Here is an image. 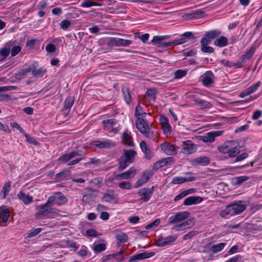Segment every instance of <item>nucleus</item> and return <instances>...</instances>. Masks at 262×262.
<instances>
[{"label":"nucleus","mask_w":262,"mask_h":262,"mask_svg":"<svg viewBox=\"0 0 262 262\" xmlns=\"http://www.w3.org/2000/svg\"><path fill=\"white\" fill-rule=\"evenodd\" d=\"M165 166H166V164L165 163V161L164 160V159H163L154 164V169L157 170L160 167H162Z\"/></svg>","instance_id":"54"},{"label":"nucleus","mask_w":262,"mask_h":262,"mask_svg":"<svg viewBox=\"0 0 262 262\" xmlns=\"http://www.w3.org/2000/svg\"><path fill=\"white\" fill-rule=\"evenodd\" d=\"M195 104L199 106L202 109L210 108L212 106V104L206 100L200 98L194 99Z\"/></svg>","instance_id":"33"},{"label":"nucleus","mask_w":262,"mask_h":262,"mask_svg":"<svg viewBox=\"0 0 262 262\" xmlns=\"http://www.w3.org/2000/svg\"><path fill=\"white\" fill-rule=\"evenodd\" d=\"M32 70V67H29L28 69H23L20 70L17 73L14 74V76L15 78L18 80H20L24 78H25L28 73H29Z\"/></svg>","instance_id":"31"},{"label":"nucleus","mask_w":262,"mask_h":262,"mask_svg":"<svg viewBox=\"0 0 262 262\" xmlns=\"http://www.w3.org/2000/svg\"><path fill=\"white\" fill-rule=\"evenodd\" d=\"M255 52V48L253 46L248 50L242 56L241 60L245 61L246 60L249 59L251 58Z\"/></svg>","instance_id":"38"},{"label":"nucleus","mask_w":262,"mask_h":262,"mask_svg":"<svg viewBox=\"0 0 262 262\" xmlns=\"http://www.w3.org/2000/svg\"><path fill=\"white\" fill-rule=\"evenodd\" d=\"M152 173L150 171H144L140 178L138 180V181L135 183V187L138 188L141 186H142L143 184H144L145 183H146L149 178L151 177Z\"/></svg>","instance_id":"21"},{"label":"nucleus","mask_w":262,"mask_h":262,"mask_svg":"<svg viewBox=\"0 0 262 262\" xmlns=\"http://www.w3.org/2000/svg\"><path fill=\"white\" fill-rule=\"evenodd\" d=\"M184 182H185L184 178L182 177H174L172 180V183L173 184H182Z\"/></svg>","instance_id":"57"},{"label":"nucleus","mask_w":262,"mask_h":262,"mask_svg":"<svg viewBox=\"0 0 262 262\" xmlns=\"http://www.w3.org/2000/svg\"><path fill=\"white\" fill-rule=\"evenodd\" d=\"M135 115L137 118L139 117L143 118L146 113L140 105H137L136 107Z\"/></svg>","instance_id":"44"},{"label":"nucleus","mask_w":262,"mask_h":262,"mask_svg":"<svg viewBox=\"0 0 262 262\" xmlns=\"http://www.w3.org/2000/svg\"><path fill=\"white\" fill-rule=\"evenodd\" d=\"M192 163L194 165L205 166L210 163V159L207 157H198L193 159Z\"/></svg>","instance_id":"28"},{"label":"nucleus","mask_w":262,"mask_h":262,"mask_svg":"<svg viewBox=\"0 0 262 262\" xmlns=\"http://www.w3.org/2000/svg\"><path fill=\"white\" fill-rule=\"evenodd\" d=\"M248 157V154L247 152H244L236 157L234 160V163L242 161L244 159H246Z\"/></svg>","instance_id":"59"},{"label":"nucleus","mask_w":262,"mask_h":262,"mask_svg":"<svg viewBox=\"0 0 262 262\" xmlns=\"http://www.w3.org/2000/svg\"><path fill=\"white\" fill-rule=\"evenodd\" d=\"M137 172V169L134 167H132L126 171L117 174L115 177L117 180H127L133 178Z\"/></svg>","instance_id":"14"},{"label":"nucleus","mask_w":262,"mask_h":262,"mask_svg":"<svg viewBox=\"0 0 262 262\" xmlns=\"http://www.w3.org/2000/svg\"><path fill=\"white\" fill-rule=\"evenodd\" d=\"M211 41V40L205 35V37L201 40V46H207Z\"/></svg>","instance_id":"64"},{"label":"nucleus","mask_w":262,"mask_h":262,"mask_svg":"<svg viewBox=\"0 0 262 262\" xmlns=\"http://www.w3.org/2000/svg\"><path fill=\"white\" fill-rule=\"evenodd\" d=\"M260 82L257 81L256 83L252 84L251 86L248 87L247 89L242 92L239 97L241 98H244L247 96H248L254 92H255L260 85Z\"/></svg>","instance_id":"22"},{"label":"nucleus","mask_w":262,"mask_h":262,"mask_svg":"<svg viewBox=\"0 0 262 262\" xmlns=\"http://www.w3.org/2000/svg\"><path fill=\"white\" fill-rule=\"evenodd\" d=\"M246 208L247 206L243 202L237 201L227 206L220 212V215L222 217L228 218L243 212Z\"/></svg>","instance_id":"2"},{"label":"nucleus","mask_w":262,"mask_h":262,"mask_svg":"<svg viewBox=\"0 0 262 262\" xmlns=\"http://www.w3.org/2000/svg\"><path fill=\"white\" fill-rule=\"evenodd\" d=\"M249 179V177L247 176L236 177L232 179L231 183L234 186H239Z\"/></svg>","instance_id":"34"},{"label":"nucleus","mask_w":262,"mask_h":262,"mask_svg":"<svg viewBox=\"0 0 262 262\" xmlns=\"http://www.w3.org/2000/svg\"><path fill=\"white\" fill-rule=\"evenodd\" d=\"M188 215V212L186 211L177 213L169 217L168 223L169 224H174L172 229L176 231L189 228L193 225V221L191 220L184 221L187 218Z\"/></svg>","instance_id":"1"},{"label":"nucleus","mask_w":262,"mask_h":262,"mask_svg":"<svg viewBox=\"0 0 262 262\" xmlns=\"http://www.w3.org/2000/svg\"><path fill=\"white\" fill-rule=\"evenodd\" d=\"M18 199L25 205H28L33 201V196L26 194L23 189H21L17 194Z\"/></svg>","instance_id":"18"},{"label":"nucleus","mask_w":262,"mask_h":262,"mask_svg":"<svg viewBox=\"0 0 262 262\" xmlns=\"http://www.w3.org/2000/svg\"><path fill=\"white\" fill-rule=\"evenodd\" d=\"M203 201L202 198L199 196H190L186 198L183 204L185 206H190L192 205L198 204L201 203Z\"/></svg>","instance_id":"27"},{"label":"nucleus","mask_w":262,"mask_h":262,"mask_svg":"<svg viewBox=\"0 0 262 262\" xmlns=\"http://www.w3.org/2000/svg\"><path fill=\"white\" fill-rule=\"evenodd\" d=\"M201 51L204 53H211L214 51L212 47L207 46H201Z\"/></svg>","instance_id":"60"},{"label":"nucleus","mask_w":262,"mask_h":262,"mask_svg":"<svg viewBox=\"0 0 262 262\" xmlns=\"http://www.w3.org/2000/svg\"><path fill=\"white\" fill-rule=\"evenodd\" d=\"M10 125L11 127L15 128L18 130L21 134H25V131L23 128L19 125V124L16 122H12L10 123Z\"/></svg>","instance_id":"58"},{"label":"nucleus","mask_w":262,"mask_h":262,"mask_svg":"<svg viewBox=\"0 0 262 262\" xmlns=\"http://www.w3.org/2000/svg\"><path fill=\"white\" fill-rule=\"evenodd\" d=\"M160 220L159 219H157L155 220L154 221L150 223V224L147 225L145 226V228L146 229H149L150 228L156 227L158 226V225L160 224Z\"/></svg>","instance_id":"55"},{"label":"nucleus","mask_w":262,"mask_h":262,"mask_svg":"<svg viewBox=\"0 0 262 262\" xmlns=\"http://www.w3.org/2000/svg\"><path fill=\"white\" fill-rule=\"evenodd\" d=\"M154 190V187L150 188H143L139 190L138 194L141 196V200L143 202L148 201L151 198Z\"/></svg>","instance_id":"13"},{"label":"nucleus","mask_w":262,"mask_h":262,"mask_svg":"<svg viewBox=\"0 0 262 262\" xmlns=\"http://www.w3.org/2000/svg\"><path fill=\"white\" fill-rule=\"evenodd\" d=\"M136 152L134 150L124 149L123 154L119 160L118 171H121L125 169L133 162Z\"/></svg>","instance_id":"4"},{"label":"nucleus","mask_w":262,"mask_h":262,"mask_svg":"<svg viewBox=\"0 0 262 262\" xmlns=\"http://www.w3.org/2000/svg\"><path fill=\"white\" fill-rule=\"evenodd\" d=\"M87 248L85 246H82L78 253L80 256L84 257L87 255Z\"/></svg>","instance_id":"63"},{"label":"nucleus","mask_w":262,"mask_h":262,"mask_svg":"<svg viewBox=\"0 0 262 262\" xmlns=\"http://www.w3.org/2000/svg\"><path fill=\"white\" fill-rule=\"evenodd\" d=\"M106 248V244L101 243L96 245L93 248V250L95 252H101L104 251Z\"/></svg>","instance_id":"48"},{"label":"nucleus","mask_w":262,"mask_h":262,"mask_svg":"<svg viewBox=\"0 0 262 262\" xmlns=\"http://www.w3.org/2000/svg\"><path fill=\"white\" fill-rule=\"evenodd\" d=\"M155 255V253L154 252H144L143 253H139L136 255H134L130 257L129 261H133L136 260H142L146 259L148 258L151 257Z\"/></svg>","instance_id":"25"},{"label":"nucleus","mask_w":262,"mask_h":262,"mask_svg":"<svg viewBox=\"0 0 262 262\" xmlns=\"http://www.w3.org/2000/svg\"><path fill=\"white\" fill-rule=\"evenodd\" d=\"M223 133L222 130L212 131L201 136V138L204 142H212L216 137L221 136Z\"/></svg>","instance_id":"17"},{"label":"nucleus","mask_w":262,"mask_h":262,"mask_svg":"<svg viewBox=\"0 0 262 262\" xmlns=\"http://www.w3.org/2000/svg\"><path fill=\"white\" fill-rule=\"evenodd\" d=\"M56 47L52 43L48 44L46 47V50L48 53H52L55 52Z\"/></svg>","instance_id":"61"},{"label":"nucleus","mask_w":262,"mask_h":262,"mask_svg":"<svg viewBox=\"0 0 262 262\" xmlns=\"http://www.w3.org/2000/svg\"><path fill=\"white\" fill-rule=\"evenodd\" d=\"M225 243H221L219 244L213 245L211 246L210 250L213 253H216L221 251L226 246Z\"/></svg>","instance_id":"41"},{"label":"nucleus","mask_w":262,"mask_h":262,"mask_svg":"<svg viewBox=\"0 0 262 262\" xmlns=\"http://www.w3.org/2000/svg\"><path fill=\"white\" fill-rule=\"evenodd\" d=\"M81 155H82V151L81 150L73 151L62 155L59 157L58 161L61 162L66 163L73 158Z\"/></svg>","instance_id":"15"},{"label":"nucleus","mask_w":262,"mask_h":262,"mask_svg":"<svg viewBox=\"0 0 262 262\" xmlns=\"http://www.w3.org/2000/svg\"><path fill=\"white\" fill-rule=\"evenodd\" d=\"M221 32L219 30H215L206 32L205 35L212 40L219 36Z\"/></svg>","instance_id":"45"},{"label":"nucleus","mask_w":262,"mask_h":262,"mask_svg":"<svg viewBox=\"0 0 262 262\" xmlns=\"http://www.w3.org/2000/svg\"><path fill=\"white\" fill-rule=\"evenodd\" d=\"M51 204H48L47 202L42 205L37 206L36 207V212L35 216L36 217L40 216H51L57 214L59 210L56 208H52Z\"/></svg>","instance_id":"5"},{"label":"nucleus","mask_w":262,"mask_h":262,"mask_svg":"<svg viewBox=\"0 0 262 262\" xmlns=\"http://www.w3.org/2000/svg\"><path fill=\"white\" fill-rule=\"evenodd\" d=\"M102 201L107 203H116L117 202L116 194L113 190L108 191L103 194Z\"/></svg>","instance_id":"24"},{"label":"nucleus","mask_w":262,"mask_h":262,"mask_svg":"<svg viewBox=\"0 0 262 262\" xmlns=\"http://www.w3.org/2000/svg\"><path fill=\"white\" fill-rule=\"evenodd\" d=\"M102 124L105 130L114 134L118 133L120 130V125L114 119H110L102 121Z\"/></svg>","instance_id":"9"},{"label":"nucleus","mask_w":262,"mask_h":262,"mask_svg":"<svg viewBox=\"0 0 262 262\" xmlns=\"http://www.w3.org/2000/svg\"><path fill=\"white\" fill-rule=\"evenodd\" d=\"M71 21L69 20L65 19L62 20L59 24L60 27L63 30H67L71 26Z\"/></svg>","instance_id":"50"},{"label":"nucleus","mask_w":262,"mask_h":262,"mask_svg":"<svg viewBox=\"0 0 262 262\" xmlns=\"http://www.w3.org/2000/svg\"><path fill=\"white\" fill-rule=\"evenodd\" d=\"M116 239L121 243H124L128 241V237L126 234L120 233L116 236Z\"/></svg>","instance_id":"47"},{"label":"nucleus","mask_w":262,"mask_h":262,"mask_svg":"<svg viewBox=\"0 0 262 262\" xmlns=\"http://www.w3.org/2000/svg\"><path fill=\"white\" fill-rule=\"evenodd\" d=\"M160 121L164 134L170 135L171 132V127L169 123L168 118L164 116H161Z\"/></svg>","instance_id":"20"},{"label":"nucleus","mask_w":262,"mask_h":262,"mask_svg":"<svg viewBox=\"0 0 262 262\" xmlns=\"http://www.w3.org/2000/svg\"><path fill=\"white\" fill-rule=\"evenodd\" d=\"M196 150V146L191 140L182 142L181 152L184 154H191Z\"/></svg>","instance_id":"12"},{"label":"nucleus","mask_w":262,"mask_h":262,"mask_svg":"<svg viewBox=\"0 0 262 262\" xmlns=\"http://www.w3.org/2000/svg\"><path fill=\"white\" fill-rule=\"evenodd\" d=\"M240 146L235 141H228L218 146L220 152L226 155L228 158H234L240 152Z\"/></svg>","instance_id":"3"},{"label":"nucleus","mask_w":262,"mask_h":262,"mask_svg":"<svg viewBox=\"0 0 262 262\" xmlns=\"http://www.w3.org/2000/svg\"><path fill=\"white\" fill-rule=\"evenodd\" d=\"M101 4L93 2L92 0H84L81 4L80 6L83 8H89L92 6H99Z\"/></svg>","instance_id":"43"},{"label":"nucleus","mask_w":262,"mask_h":262,"mask_svg":"<svg viewBox=\"0 0 262 262\" xmlns=\"http://www.w3.org/2000/svg\"><path fill=\"white\" fill-rule=\"evenodd\" d=\"M11 184V183L10 181H8L4 184L1 194V196L3 199L5 198L10 191Z\"/></svg>","instance_id":"39"},{"label":"nucleus","mask_w":262,"mask_h":262,"mask_svg":"<svg viewBox=\"0 0 262 262\" xmlns=\"http://www.w3.org/2000/svg\"><path fill=\"white\" fill-rule=\"evenodd\" d=\"M47 201L48 204H51L52 206L55 204L60 206L66 204L68 202V199L62 193L57 192L50 196Z\"/></svg>","instance_id":"7"},{"label":"nucleus","mask_w":262,"mask_h":262,"mask_svg":"<svg viewBox=\"0 0 262 262\" xmlns=\"http://www.w3.org/2000/svg\"><path fill=\"white\" fill-rule=\"evenodd\" d=\"M156 94L157 91L156 89H149L146 91L145 96L149 100L155 101Z\"/></svg>","instance_id":"46"},{"label":"nucleus","mask_w":262,"mask_h":262,"mask_svg":"<svg viewBox=\"0 0 262 262\" xmlns=\"http://www.w3.org/2000/svg\"><path fill=\"white\" fill-rule=\"evenodd\" d=\"M161 150L167 155H174L177 153L174 146L169 142H165L160 145Z\"/></svg>","instance_id":"16"},{"label":"nucleus","mask_w":262,"mask_h":262,"mask_svg":"<svg viewBox=\"0 0 262 262\" xmlns=\"http://www.w3.org/2000/svg\"><path fill=\"white\" fill-rule=\"evenodd\" d=\"M23 135L25 137L26 140L28 143L35 145H37L38 144V142L34 138L29 136L26 132H25Z\"/></svg>","instance_id":"51"},{"label":"nucleus","mask_w":262,"mask_h":262,"mask_svg":"<svg viewBox=\"0 0 262 262\" xmlns=\"http://www.w3.org/2000/svg\"><path fill=\"white\" fill-rule=\"evenodd\" d=\"M214 78V75L212 72L207 71L202 76L203 84L206 86L210 85L213 83Z\"/></svg>","instance_id":"26"},{"label":"nucleus","mask_w":262,"mask_h":262,"mask_svg":"<svg viewBox=\"0 0 262 262\" xmlns=\"http://www.w3.org/2000/svg\"><path fill=\"white\" fill-rule=\"evenodd\" d=\"M140 146L142 151L145 154L146 158L150 159L152 157V154L150 150L147 147L146 142L144 141H141Z\"/></svg>","instance_id":"37"},{"label":"nucleus","mask_w":262,"mask_h":262,"mask_svg":"<svg viewBox=\"0 0 262 262\" xmlns=\"http://www.w3.org/2000/svg\"><path fill=\"white\" fill-rule=\"evenodd\" d=\"M92 145L99 148H111L115 146V143L110 140H105L103 141H94Z\"/></svg>","instance_id":"23"},{"label":"nucleus","mask_w":262,"mask_h":262,"mask_svg":"<svg viewBox=\"0 0 262 262\" xmlns=\"http://www.w3.org/2000/svg\"><path fill=\"white\" fill-rule=\"evenodd\" d=\"M195 37L190 32H186L181 35L178 39H175L172 41V45H181L186 42L191 41L194 42Z\"/></svg>","instance_id":"11"},{"label":"nucleus","mask_w":262,"mask_h":262,"mask_svg":"<svg viewBox=\"0 0 262 262\" xmlns=\"http://www.w3.org/2000/svg\"><path fill=\"white\" fill-rule=\"evenodd\" d=\"M12 43L8 42L4 48L0 49V55L2 57V60H4L9 55Z\"/></svg>","instance_id":"32"},{"label":"nucleus","mask_w":262,"mask_h":262,"mask_svg":"<svg viewBox=\"0 0 262 262\" xmlns=\"http://www.w3.org/2000/svg\"><path fill=\"white\" fill-rule=\"evenodd\" d=\"M132 41L117 37H111L109 39L107 45L115 47H127L132 43Z\"/></svg>","instance_id":"10"},{"label":"nucleus","mask_w":262,"mask_h":262,"mask_svg":"<svg viewBox=\"0 0 262 262\" xmlns=\"http://www.w3.org/2000/svg\"><path fill=\"white\" fill-rule=\"evenodd\" d=\"M122 92L125 101L127 104H129L132 101V99L131 95L130 94L128 88L127 87L123 88Z\"/></svg>","instance_id":"42"},{"label":"nucleus","mask_w":262,"mask_h":262,"mask_svg":"<svg viewBox=\"0 0 262 262\" xmlns=\"http://www.w3.org/2000/svg\"><path fill=\"white\" fill-rule=\"evenodd\" d=\"M165 37L162 36H155L151 42L154 45H158L159 46L168 47L169 46H173L172 41L167 42L165 40Z\"/></svg>","instance_id":"19"},{"label":"nucleus","mask_w":262,"mask_h":262,"mask_svg":"<svg viewBox=\"0 0 262 262\" xmlns=\"http://www.w3.org/2000/svg\"><path fill=\"white\" fill-rule=\"evenodd\" d=\"M178 238V235L174 234L167 236H159L156 240L155 245L158 247H165L173 244Z\"/></svg>","instance_id":"8"},{"label":"nucleus","mask_w":262,"mask_h":262,"mask_svg":"<svg viewBox=\"0 0 262 262\" xmlns=\"http://www.w3.org/2000/svg\"><path fill=\"white\" fill-rule=\"evenodd\" d=\"M221 64L228 68L233 67V62L227 60H222L220 61Z\"/></svg>","instance_id":"62"},{"label":"nucleus","mask_w":262,"mask_h":262,"mask_svg":"<svg viewBox=\"0 0 262 262\" xmlns=\"http://www.w3.org/2000/svg\"><path fill=\"white\" fill-rule=\"evenodd\" d=\"M214 45L217 47L223 48L228 45V39L225 36H221L214 40Z\"/></svg>","instance_id":"35"},{"label":"nucleus","mask_w":262,"mask_h":262,"mask_svg":"<svg viewBox=\"0 0 262 262\" xmlns=\"http://www.w3.org/2000/svg\"><path fill=\"white\" fill-rule=\"evenodd\" d=\"M10 212L5 206L0 207V218H2L3 223H6L10 216Z\"/></svg>","instance_id":"30"},{"label":"nucleus","mask_w":262,"mask_h":262,"mask_svg":"<svg viewBox=\"0 0 262 262\" xmlns=\"http://www.w3.org/2000/svg\"><path fill=\"white\" fill-rule=\"evenodd\" d=\"M74 102V98L73 96H69L64 101V105L63 106L64 110L69 111L73 106Z\"/></svg>","instance_id":"40"},{"label":"nucleus","mask_w":262,"mask_h":262,"mask_svg":"<svg viewBox=\"0 0 262 262\" xmlns=\"http://www.w3.org/2000/svg\"><path fill=\"white\" fill-rule=\"evenodd\" d=\"M21 51V47L19 46H13L11 49L10 48L11 55L12 56H15L18 54Z\"/></svg>","instance_id":"52"},{"label":"nucleus","mask_w":262,"mask_h":262,"mask_svg":"<svg viewBox=\"0 0 262 262\" xmlns=\"http://www.w3.org/2000/svg\"><path fill=\"white\" fill-rule=\"evenodd\" d=\"M137 128L145 137L149 139L154 138L153 132L151 130L148 121L144 119L139 117L136 120Z\"/></svg>","instance_id":"6"},{"label":"nucleus","mask_w":262,"mask_h":262,"mask_svg":"<svg viewBox=\"0 0 262 262\" xmlns=\"http://www.w3.org/2000/svg\"><path fill=\"white\" fill-rule=\"evenodd\" d=\"M122 139L124 144L128 146H134V144L130 132H124L122 135Z\"/></svg>","instance_id":"29"},{"label":"nucleus","mask_w":262,"mask_h":262,"mask_svg":"<svg viewBox=\"0 0 262 262\" xmlns=\"http://www.w3.org/2000/svg\"><path fill=\"white\" fill-rule=\"evenodd\" d=\"M187 72L186 70H178L174 72V78L176 79H180L184 77Z\"/></svg>","instance_id":"49"},{"label":"nucleus","mask_w":262,"mask_h":262,"mask_svg":"<svg viewBox=\"0 0 262 262\" xmlns=\"http://www.w3.org/2000/svg\"><path fill=\"white\" fill-rule=\"evenodd\" d=\"M42 230L41 228H37L31 230L28 234L27 236L28 237H31L36 235L37 234L40 233Z\"/></svg>","instance_id":"53"},{"label":"nucleus","mask_w":262,"mask_h":262,"mask_svg":"<svg viewBox=\"0 0 262 262\" xmlns=\"http://www.w3.org/2000/svg\"><path fill=\"white\" fill-rule=\"evenodd\" d=\"M118 186L122 189H129L131 188V184L129 182L124 181L119 183Z\"/></svg>","instance_id":"56"},{"label":"nucleus","mask_w":262,"mask_h":262,"mask_svg":"<svg viewBox=\"0 0 262 262\" xmlns=\"http://www.w3.org/2000/svg\"><path fill=\"white\" fill-rule=\"evenodd\" d=\"M30 67H32L31 72L34 76L42 77L47 72L46 69L42 67L36 70L35 69L34 64H32Z\"/></svg>","instance_id":"36"}]
</instances>
